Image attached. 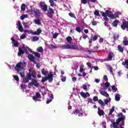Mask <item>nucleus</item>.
<instances>
[{
  "mask_svg": "<svg viewBox=\"0 0 128 128\" xmlns=\"http://www.w3.org/2000/svg\"><path fill=\"white\" fill-rule=\"evenodd\" d=\"M40 6L41 10H42L43 12H46V10H48V5L44 4V2H41L40 3Z\"/></svg>",
  "mask_w": 128,
  "mask_h": 128,
  "instance_id": "obj_7",
  "label": "nucleus"
},
{
  "mask_svg": "<svg viewBox=\"0 0 128 128\" xmlns=\"http://www.w3.org/2000/svg\"><path fill=\"white\" fill-rule=\"evenodd\" d=\"M84 64L80 65V72H84Z\"/></svg>",
  "mask_w": 128,
  "mask_h": 128,
  "instance_id": "obj_29",
  "label": "nucleus"
},
{
  "mask_svg": "<svg viewBox=\"0 0 128 128\" xmlns=\"http://www.w3.org/2000/svg\"><path fill=\"white\" fill-rule=\"evenodd\" d=\"M21 10L22 12H24L26 10V4H22L21 6Z\"/></svg>",
  "mask_w": 128,
  "mask_h": 128,
  "instance_id": "obj_32",
  "label": "nucleus"
},
{
  "mask_svg": "<svg viewBox=\"0 0 128 128\" xmlns=\"http://www.w3.org/2000/svg\"><path fill=\"white\" fill-rule=\"evenodd\" d=\"M94 14L95 16H100V12H98V10H96L94 12Z\"/></svg>",
  "mask_w": 128,
  "mask_h": 128,
  "instance_id": "obj_44",
  "label": "nucleus"
},
{
  "mask_svg": "<svg viewBox=\"0 0 128 128\" xmlns=\"http://www.w3.org/2000/svg\"><path fill=\"white\" fill-rule=\"evenodd\" d=\"M122 43L124 44V46H128V40H123Z\"/></svg>",
  "mask_w": 128,
  "mask_h": 128,
  "instance_id": "obj_46",
  "label": "nucleus"
},
{
  "mask_svg": "<svg viewBox=\"0 0 128 128\" xmlns=\"http://www.w3.org/2000/svg\"><path fill=\"white\" fill-rule=\"evenodd\" d=\"M112 124L110 125V128H116V122H114V120H110Z\"/></svg>",
  "mask_w": 128,
  "mask_h": 128,
  "instance_id": "obj_15",
  "label": "nucleus"
},
{
  "mask_svg": "<svg viewBox=\"0 0 128 128\" xmlns=\"http://www.w3.org/2000/svg\"><path fill=\"white\" fill-rule=\"evenodd\" d=\"M86 64L88 68H90L91 70H92V64H90V62H88Z\"/></svg>",
  "mask_w": 128,
  "mask_h": 128,
  "instance_id": "obj_48",
  "label": "nucleus"
},
{
  "mask_svg": "<svg viewBox=\"0 0 128 128\" xmlns=\"http://www.w3.org/2000/svg\"><path fill=\"white\" fill-rule=\"evenodd\" d=\"M76 30L78 32H82V29L80 28V27H76Z\"/></svg>",
  "mask_w": 128,
  "mask_h": 128,
  "instance_id": "obj_45",
  "label": "nucleus"
},
{
  "mask_svg": "<svg viewBox=\"0 0 128 128\" xmlns=\"http://www.w3.org/2000/svg\"><path fill=\"white\" fill-rule=\"evenodd\" d=\"M48 16L50 18H52V16L50 14H54V9L52 8H51L50 7L48 8Z\"/></svg>",
  "mask_w": 128,
  "mask_h": 128,
  "instance_id": "obj_9",
  "label": "nucleus"
},
{
  "mask_svg": "<svg viewBox=\"0 0 128 128\" xmlns=\"http://www.w3.org/2000/svg\"><path fill=\"white\" fill-rule=\"evenodd\" d=\"M118 118L116 120V128H124V120H126V116L122 114V112L118 114Z\"/></svg>",
  "mask_w": 128,
  "mask_h": 128,
  "instance_id": "obj_1",
  "label": "nucleus"
},
{
  "mask_svg": "<svg viewBox=\"0 0 128 128\" xmlns=\"http://www.w3.org/2000/svg\"><path fill=\"white\" fill-rule=\"evenodd\" d=\"M24 48V50H25V52L26 53V54H28V47H26V48Z\"/></svg>",
  "mask_w": 128,
  "mask_h": 128,
  "instance_id": "obj_61",
  "label": "nucleus"
},
{
  "mask_svg": "<svg viewBox=\"0 0 128 128\" xmlns=\"http://www.w3.org/2000/svg\"><path fill=\"white\" fill-rule=\"evenodd\" d=\"M121 28L122 30H124L126 28L128 30V22H123L121 26Z\"/></svg>",
  "mask_w": 128,
  "mask_h": 128,
  "instance_id": "obj_12",
  "label": "nucleus"
},
{
  "mask_svg": "<svg viewBox=\"0 0 128 128\" xmlns=\"http://www.w3.org/2000/svg\"><path fill=\"white\" fill-rule=\"evenodd\" d=\"M98 36L94 35V36L93 37L92 40H94V42L96 40H98Z\"/></svg>",
  "mask_w": 128,
  "mask_h": 128,
  "instance_id": "obj_51",
  "label": "nucleus"
},
{
  "mask_svg": "<svg viewBox=\"0 0 128 128\" xmlns=\"http://www.w3.org/2000/svg\"><path fill=\"white\" fill-rule=\"evenodd\" d=\"M118 48L120 52H124V49L120 45H118Z\"/></svg>",
  "mask_w": 128,
  "mask_h": 128,
  "instance_id": "obj_24",
  "label": "nucleus"
},
{
  "mask_svg": "<svg viewBox=\"0 0 128 128\" xmlns=\"http://www.w3.org/2000/svg\"><path fill=\"white\" fill-rule=\"evenodd\" d=\"M99 92L100 94L103 96H105L106 98H108V96H110V94H108V92L102 89L100 90Z\"/></svg>",
  "mask_w": 128,
  "mask_h": 128,
  "instance_id": "obj_10",
  "label": "nucleus"
},
{
  "mask_svg": "<svg viewBox=\"0 0 128 128\" xmlns=\"http://www.w3.org/2000/svg\"><path fill=\"white\" fill-rule=\"evenodd\" d=\"M66 40L68 42H72V37L69 36L66 38Z\"/></svg>",
  "mask_w": 128,
  "mask_h": 128,
  "instance_id": "obj_41",
  "label": "nucleus"
},
{
  "mask_svg": "<svg viewBox=\"0 0 128 128\" xmlns=\"http://www.w3.org/2000/svg\"><path fill=\"white\" fill-rule=\"evenodd\" d=\"M42 28H38L37 29L36 31L33 32V34H35L36 36H40V34H42Z\"/></svg>",
  "mask_w": 128,
  "mask_h": 128,
  "instance_id": "obj_16",
  "label": "nucleus"
},
{
  "mask_svg": "<svg viewBox=\"0 0 128 128\" xmlns=\"http://www.w3.org/2000/svg\"><path fill=\"white\" fill-rule=\"evenodd\" d=\"M106 66L107 68V69L110 71V72H112V68L110 66V65H106Z\"/></svg>",
  "mask_w": 128,
  "mask_h": 128,
  "instance_id": "obj_27",
  "label": "nucleus"
},
{
  "mask_svg": "<svg viewBox=\"0 0 128 128\" xmlns=\"http://www.w3.org/2000/svg\"><path fill=\"white\" fill-rule=\"evenodd\" d=\"M115 100H116V102H118L120 100V94H116L115 96Z\"/></svg>",
  "mask_w": 128,
  "mask_h": 128,
  "instance_id": "obj_31",
  "label": "nucleus"
},
{
  "mask_svg": "<svg viewBox=\"0 0 128 128\" xmlns=\"http://www.w3.org/2000/svg\"><path fill=\"white\" fill-rule=\"evenodd\" d=\"M36 96L39 98L40 97V94L38 92H36Z\"/></svg>",
  "mask_w": 128,
  "mask_h": 128,
  "instance_id": "obj_63",
  "label": "nucleus"
},
{
  "mask_svg": "<svg viewBox=\"0 0 128 128\" xmlns=\"http://www.w3.org/2000/svg\"><path fill=\"white\" fill-rule=\"evenodd\" d=\"M32 52L33 54L35 56H36L37 58H40V53L35 52Z\"/></svg>",
  "mask_w": 128,
  "mask_h": 128,
  "instance_id": "obj_30",
  "label": "nucleus"
},
{
  "mask_svg": "<svg viewBox=\"0 0 128 128\" xmlns=\"http://www.w3.org/2000/svg\"><path fill=\"white\" fill-rule=\"evenodd\" d=\"M34 24H38V26H42V22H40V20L39 18H38V19H34Z\"/></svg>",
  "mask_w": 128,
  "mask_h": 128,
  "instance_id": "obj_20",
  "label": "nucleus"
},
{
  "mask_svg": "<svg viewBox=\"0 0 128 128\" xmlns=\"http://www.w3.org/2000/svg\"><path fill=\"white\" fill-rule=\"evenodd\" d=\"M50 48H58V46L52 44H50Z\"/></svg>",
  "mask_w": 128,
  "mask_h": 128,
  "instance_id": "obj_52",
  "label": "nucleus"
},
{
  "mask_svg": "<svg viewBox=\"0 0 128 128\" xmlns=\"http://www.w3.org/2000/svg\"><path fill=\"white\" fill-rule=\"evenodd\" d=\"M83 86V88L84 90H88V86L84 84L82 85Z\"/></svg>",
  "mask_w": 128,
  "mask_h": 128,
  "instance_id": "obj_56",
  "label": "nucleus"
},
{
  "mask_svg": "<svg viewBox=\"0 0 128 128\" xmlns=\"http://www.w3.org/2000/svg\"><path fill=\"white\" fill-rule=\"evenodd\" d=\"M32 82H33V86H40V84L38 82V81L36 79H32Z\"/></svg>",
  "mask_w": 128,
  "mask_h": 128,
  "instance_id": "obj_22",
  "label": "nucleus"
},
{
  "mask_svg": "<svg viewBox=\"0 0 128 128\" xmlns=\"http://www.w3.org/2000/svg\"><path fill=\"white\" fill-rule=\"evenodd\" d=\"M98 50H88V52L89 54H92V52H98Z\"/></svg>",
  "mask_w": 128,
  "mask_h": 128,
  "instance_id": "obj_47",
  "label": "nucleus"
},
{
  "mask_svg": "<svg viewBox=\"0 0 128 128\" xmlns=\"http://www.w3.org/2000/svg\"><path fill=\"white\" fill-rule=\"evenodd\" d=\"M36 66L37 68H40V63H36Z\"/></svg>",
  "mask_w": 128,
  "mask_h": 128,
  "instance_id": "obj_60",
  "label": "nucleus"
},
{
  "mask_svg": "<svg viewBox=\"0 0 128 128\" xmlns=\"http://www.w3.org/2000/svg\"><path fill=\"white\" fill-rule=\"evenodd\" d=\"M24 68L22 66V64L19 62L16 64V66L14 67V70L17 72H20V70H22Z\"/></svg>",
  "mask_w": 128,
  "mask_h": 128,
  "instance_id": "obj_8",
  "label": "nucleus"
},
{
  "mask_svg": "<svg viewBox=\"0 0 128 128\" xmlns=\"http://www.w3.org/2000/svg\"><path fill=\"white\" fill-rule=\"evenodd\" d=\"M92 26H96V24H98V23H96V22L94 20L92 22Z\"/></svg>",
  "mask_w": 128,
  "mask_h": 128,
  "instance_id": "obj_53",
  "label": "nucleus"
},
{
  "mask_svg": "<svg viewBox=\"0 0 128 128\" xmlns=\"http://www.w3.org/2000/svg\"><path fill=\"white\" fill-rule=\"evenodd\" d=\"M102 16H104V20H105L104 22L105 26H108V23L106 22H108L109 19L108 18H110V20H114V18H116L114 14L112 12L108 10H106L105 12H102Z\"/></svg>",
  "mask_w": 128,
  "mask_h": 128,
  "instance_id": "obj_2",
  "label": "nucleus"
},
{
  "mask_svg": "<svg viewBox=\"0 0 128 128\" xmlns=\"http://www.w3.org/2000/svg\"><path fill=\"white\" fill-rule=\"evenodd\" d=\"M40 40V38L38 36H34L32 38V40L33 42H36Z\"/></svg>",
  "mask_w": 128,
  "mask_h": 128,
  "instance_id": "obj_39",
  "label": "nucleus"
},
{
  "mask_svg": "<svg viewBox=\"0 0 128 128\" xmlns=\"http://www.w3.org/2000/svg\"><path fill=\"white\" fill-rule=\"evenodd\" d=\"M42 74H43L44 76H46L48 74V70H46V69L44 68H42Z\"/></svg>",
  "mask_w": 128,
  "mask_h": 128,
  "instance_id": "obj_25",
  "label": "nucleus"
},
{
  "mask_svg": "<svg viewBox=\"0 0 128 128\" xmlns=\"http://www.w3.org/2000/svg\"><path fill=\"white\" fill-rule=\"evenodd\" d=\"M118 38H120L118 34L113 35V38L114 39V40H116L118 39Z\"/></svg>",
  "mask_w": 128,
  "mask_h": 128,
  "instance_id": "obj_37",
  "label": "nucleus"
},
{
  "mask_svg": "<svg viewBox=\"0 0 128 128\" xmlns=\"http://www.w3.org/2000/svg\"><path fill=\"white\" fill-rule=\"evenodd\" d=\"M20 76H21V77H22V78H24V76H26L24 73H20Z\"/></svg>",
  "mask_w": 128,
  "mask_h": 128,
  "instance_id": "obj_62",
  "label": "nucleus"
},
{
  "mask_svg": "<svg viewBox=\"0 0 128 128\" xmlns=\"http://www.w3.org/2000/svg\"><path fill=\"white\" fill-rule=\"evenodd\" d=\"M80 94L82 98H88L90 94V93L88 92L84 93V92H80Z\"/></svg>",
  "mask_w": 128,
  "mask_h": 128,
  "instance_id": "obj_11",
  "label": "nucleus"
},
{
  "mask_svg": "<svg viewBox=\"0 0 128 128\" xmlns=\"http://www.w3.org/2000/svg\"><path fill=\"white\" fill-rule=\"evenodd\" d=\"M112 88L114 92L118 90V88H116L115 86H112Z\"/></svg>",
  "mask_w": 128,
  "mask_h": 128,
  "instance_id": "obj_42",
  "label": "nucleus"
},
{
  "mask_svg": "<svg viewBox=\"0 0 128 128\" xmlns=\"http://www.w3.org/2000/svg\"><path fill=\"white\" fill-rule=\"evenodd\" d=\"M110 84L108 82H106L105 83V84L104 86V90H106L108 88H110Z\"/></svg>",
  "mask_w": 128,
  "mask_h": 128,
  "instance_id": "obj_23",
  "label": "nucleus"
},
{
  "mask_svg": "<svg viewBox=\"0 0 128 128\" xmlns=\"http://www.w3.org/2000/svg\"><path fill=\"white\" fill-rule=\"evenodd\" d=\"M26 86H28L26 85V84H22L20 85V87H21V88H22V90H26Z\"/></svg>",
  "mask_w": 128,
  "mask_h": 128,
  "instance_id": "obj_43",
  "label": "nucleus"
},
{
  "mask_svg": "<svg viewBox=\"0 0 128 128\" xmlns=\"http://www.w3.org/2000/svg\"><path fill=\"white\" fill-rule=\"evenodd\" d=\"M24 54V51L22 50V48H19L18 52V56H22V54Z\"/></svg>",
  "mask_w": 128,
  "mask_h": 128,
  "instance_id": "obj_18",
  "label": "nucleus"
},
{
  "mask_svg": "<svg viewBox=\"0 0 128 128\" xmlns=\"http://www.w3.org/2000/svg\"><path fill=\"white\" fill-rule=\"evenodd\" d=\"M114 112V106H113L112 108L110 110L109 114L110 116L112 114V113Z\"/></svg>",
  "mask_w": 128,
  "mask_h": 128,
  "instance_id": "obj_33",
  "label": "nucleus"
},
{
  "mask_svg": "<svg viewBox=\"0 0 128 128\" xmlns=\"http://www.w3.org/2000/svg\"><path fill=\"white\" fill-rule=\"evenodd\" d=\"M62 50H78V46L72 44H66L62 47Z\"/></svg>",
  "mask_w": 128,
  "mask_h": 128,
  "instance_id": "obj_5",
  "label": "nucleus"
},
{
  "mask_svg": "<svg viewBox=\"0 0 128 128\" xmlns=\"http://www.w3.org/2000/svg\"><path fill=\"white\" fill-rule=\"evenodd\" d=\"M26 18H28V15L22 14L20 16V20H24Z\"/></svg>",
  "mask_w": 128,
  "mask_h": 128,
  "instance_id": "obj_38",
  "label": "nucleus"
},
{
  "mask_svg": "<svg viewBox=\"0 0 128 128\" xmlns=\"http://www.w3.org/2000/svg\"><path fill=\"white\" fill-rule=\"evenodd\" d=\"M58 33H54V34L53 36V38H58Z\"/></svg>",
  "mask_w": 128,
  "mask_h": 128,
  "instance_id": "obj_54",
  "label": "nucleus"
},
{
  "mask_svg": "<svg viewBox=\"0 0 128 128\" xmlns=\"http://www.w3.org/2000/svg\"><path fill=\"white\" fill-rule=\"evenodd\" d=\"M16 26H22V23L20 21H18V24H16Z\"/></svg>",
  "mask_w": 128,
  "mask_h": 128,
  "instance_id": "obj_64",
  "label": "nucleus"
},
{
  "mask_svg": "<svg viewBox=\"0 0 128 128\" xmlns=\"http://www.w3.org/2000/svg\"><path fill=\"white\" fill-rule=\"evenodd\" d=\"M13 78L14 80H16V82H20V78H18V76L14 75L13 76Z\"/></svg>",
  "mask_w": 128,
  "mask_h": 128,
  "instance_id": "obj_34",
  "label": "nucleus"
},
{
  "mask_svg": "<svg viewBox=\"0 0 128 128\" xmlns=\"http://www.w3.org/2000/svg\"><path fill=\"white\" fill-rule=\"evenodd\" d=\"M104 80H105V82H108V76H104Z\"/></svg>",
  "mask_w": 128,
  "mask_h": 128,
  "instance_id": "obj_58",
  "label": "nucleus"
},
{
  "mask_svg": "<svg viewBox=\"0 0 128 128\" xmlns=\"http://www.w3.org/2000/svg\"><path fill=\"white\" fill-rule=\"evenodd\" d=\"M61 80H62V82H66V77L64 76V77L62 78Z\"/></svg>",
  "mask_w": 128,
  "mask_h": 128,
  "instance_id": "obj_57",
  "label": "nucleus"
},
{
  "mask_svg": "<svg viewBox=\"0 0 128 128\" xmlns=\"http://www.w3.org/2000/svg\"><path fill=\"white\" fill-rule=\"evenodd\" d=\"M18 28V30H19L20 32H22V30H24V28H22V25L19 26Z\"/></svg>",
  "mask_w": 128,
  "mask_h": 128,
  "instance_id": "obj_49",
  "label": "nucleus"
},
{
  "mask_svg": "<svg viewBox=\"0 0 128 128\" xmlns=\"http://www.w3.org/2000/svg\"><path fill=\"white\" fill-rule=\"evenodd\" d=\"M33 86H34V84H33L32 82H30L28 84V88H32Z\"/></svg>",
  "mask_w": 128,
  "mask_h": 128,
  "instance_id": "obj_40",
  "label": "nucleus"
},
{
  "mask_svg": "<svg viewBox=\"0 0 128 128\" xmlns=\"http://www.w3.org/2000/svg\"><path fill=\"white\" fill-rule=\"evenodd\" d=\"M35 14V16H42V14L40 11V10L36 8L31 10L30 14Z\"/></svg>",
  "mask_w": 128,
  "mask_h": 128,
  "instance_id": "obj_6",
  "label": "nucleus"
},
{
  "mask_svg": "<svg viewBox=\"0 0 128 128\" xmlns=\"http://www.w3.org/2000/svg\"><path fill=\"white\" fill-rule=\"evenodd\" d=\"M114 56V52H110L109 55L108 56V60H112Z\"/></svg>",
  "mask_w": 128,
  "mask_h": 128,
  "instance_id": "obj_19",
  "label": "nucleus"
},
{
  "mask_svg": "<svg viewBox=\"0 0 128 128\" xmlns=\"http://www.w3.org/2000/svg\"><path fill=\"white\" fill-rule=\"evenodd\" d=\"M27 76L28 77L24 78H23V82L24 84H28L30 80H32V76L34 78H36V72L32 70V69H29V73L27 74Z\"/></svg>",
  "mask_w": 128,
  "mask_h": 128,
  "instance_id": "obj_3",
  "label": "nucleus"
},
{
  "mask_svg": "<svg viewBox=\"0 0 128 128\" xmlns=\"http://www.w3.org/2000/svg\"><path fill=\"white\" fill-rule=\"evenodd\" d=\"M28 58H29L30 60V62H32L34 60V55L29 54L28 55Z\"/></svg>",
  "mask_w": 128,
  "mask_h": 128,
  "instance_id": "obj_26",
  "label": "nucleus"
},
{
  "mask_svg": "<svg viewBox=\"0 0 128 128\" xmlns=\"http://www.w3.org/2000/svg\"><path fill=\"white\" fill-rule=\"evenodd\" d=\"M118 23H120V20H116L112 23V26L114 28H117Z\"/></svg>",
  "mask_w": 128,
  "mask_h": 128,
  "instance_id": "obj_21",
  "label": "nucleus"
},
{
  "mask_svg": "<svg viewBox=\"0 0 128 128\" xmlns=\"http://www.w3.org/2000/svg\"><path fill=\"white\" fill-rule=\"evenodd\" d=\"M11 40L12 42L14 44V46H15L16 48H18V42L16 40H14V38H11Z\"/></svg>",
  "mask_w": 128,
  "mask_h": 128,
  "instance_id": "obj_17",
  "label": "nucleus"
},
{
  "mask_svg": "<svg viewBox=\"0 0 128 128\" xmlns=\"http://www.w3.org/2000/svg\"><path fill=\"white\" fill-rule=\"evenodd\" d=\"M34 100H35V102H38V98L36 96H34L32 98Z\"/></svg>",
  "mask_w": 128,
  "mask_h": 128,
  "instance_id": "obj_55",
  "label": "nucleus"
},
{
  "mask_svg": "<svg viewBox=\"0 0 128 128\" xmlns=\"http://www.w3.org/2000/svg\"><path fill=\"white\" fill-rule=\"evenodd\" d=\"M98 116H104V114H106L104 113V110L100 109V107L98 108Z\"/></svg>",
  "mask_w": 128,
  "mask_h": 128,
  "instance_id": "obj_14",
  "label": "nucleus"
},
{
  "mask_svg": "<svg viewBox=\"0 0 128 128\" xmlns=\"http://www.w3.org/2000/svg\"><path fill=\"white\" fill-rule=\"evenodd\" d=\"M82 112H83L82 109H80V110L76 109L74 112V114H79L80 116H84V114Z\"/></svg>",
  "mask_w": 128,
  "mask_h": 128,
  "instance_id": "obj_13",
  "label": "nucleus"
},
{
  "mask_svg": "<svg viewBox=\"0 0 128 128\" xmlns=\"http://www.w3.org/2000/svg\"><path fill=\"white\" fill-rule=\"evenodd\" d=\"M54 2H56V0H49V2L51 6H54Z\"/></svg>",
  "mask_w": 128,
  "mask_h": 128,
  "instance_id": "obj_28",
  "label": "nucleus"
},
{
  "mask_svg": "<svg viewBox=\"0 0 128 128\" xmlns=\"http://www.w3.org/2000/svg\"><path fill=\"white\" fill-rule=\"evenodd\" d=\"M93 100H94V102H98V98L97 96H94L93 98Z\"/></svg>",
  "mask_w": 128,
  "mask_h": 128,
  "instance_id": "obj_50",
  "label": "nucleus"
},
{
  "mask_svg": "<svg viewBox=\"0 0 128 128\" xmlns=\"http://www.w3.org/2000/svg\"><path fill=\"white\" fill-rule=\"evenodd\" d=\"M48 80L49 82H52V80H54V75L52 74V72H50V74L48 75L46 77H42V80H41L42 82L44 84L46 80Z\"/></svg>",
  "mask_w": 128,
  "mask_h": 128,
  "instance_id": "obj_4",
  "label": "nucleus"
},
{
  "mask_svg": "<svg viewBox=\"0 0 128 128\" xmlns=\"http://www.w3.org/2000/svg\"><path fill=\"white\" fill-rule=\"evenodd\" d=\"M82 0V4H86V2H88V0Z\"/></svg>",
  "mask_w": 128,
  "mask_h": 128,
  "instance_id": "obj_59",
  "label": "nucleus"
},
{
  "mask_svg": "<svg viewBox=\"0 0 128 128\" xmlns=\"http://www.w3.org/2000/svg\"><path fill=\"white\" fill-rule=\"evenodd\" d=\"M37 50H38L39 52H44V49L42 48V46H39V47L37 48Z\"/></svg>",
  "mask_w": 128,
  "mask_h": 128,
  "instance_id": "obj_36",
  "label": "nucleus"
},
{
  "mask_svg": "<svg viewBox=\"0 0 128 128\" xmlns=\"http://www.w3.org/2000/svg\"><path fill=\"white\" fill-rule=\"evenodd\" d=\"M98 104H101V106H104V101H102V100H98Z\"/></svg>",
  "mask_w": 128,
  "mask_h": 128,
  "instance_id": "obj_35",
  "label": "nucleus"
}]
</instances>
